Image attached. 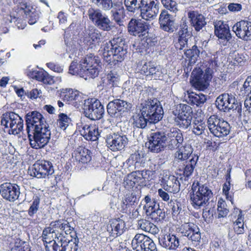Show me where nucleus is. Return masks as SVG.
<instances>
[{"instance_id":"1","label":"nucleus","mask_w":251,"mask_h":251,"mask_svg":"<svg viewBox=\"0 0 251 251\" xmlns=\"http://www.w3.org/2000/svg\"><path fill=\"white\" fill-rule=\"evenodd\" d=\"M125 39L121 37L114 38L103 45V58L111 65L122 62L127 54V46Z\"/></svg>"},{"instance_id":"2","label":"nucleus","mask_w":251,"mask_h":251,"mask_svg":"<svg viewBox=\"0 0 251 251\" xmlns=\"http://www.w3.org/2000/svg\"><path fill=\"white\" fill-rule=\"evenodd\" d=\"M32 148L38 149L44 148L50 139L51 132L48 124L27 131Z\"/></svg>"},{"instance_id":"3","label":"nucleus","mask_w":251,"mask_h":251,"mask_svg":"<svg viewBox=\"0 0 251 251\" xmlns=\"http://www.w3.org/2000/svg\"><path fill=\"white\" fill-rule=\"evenodd\" d=\"M208 63L209 66L205 69L204 74H203V72L200 68L194 70L192 73L193 76V85L200 90H203L207 88L209 81L212 77L213 70L218 66L215 56L210 60Z\"/></svg>"},{"instance_id":"4","label":"nucleus","mask_w":251,"mask_h":251,"mask_svg":"<svg viewBox=\"0 0 251 251\" xmlns=\"http://www.w3.org/2000/svg\"><path fill=\"white\" fill-rule=\"evenodd\" d=\"M144 114L147 115L150 123L155 124L163 118L164 111L162 107L156 99H148L141 103Z\"/></svg>"},{"instance_id":"5","label":"nucleus","mask_w":251,"mask_h":251,"mask_svg":"<svg viewBox=\"0 0 251 251\" xmlns=\"http://www.w3.org/2000/svg\"><path fill=\"white\" fill-rule=\"evenodd\" d=\"M192 190L191 200L195 208H200L206 204L213 195L211 190L206 184L198 182L196 185L193 184Z\"/></svg>"},{"instance_id":"6","label":"nucleus","mask_w":251,"mask_h":251,"mask_svg":"<svg viewBox=\"0 0 251 251\" xmlns=\"http://www.w3.org/2000/svg\"><path fill=\"white\" fill-rule=\"evenodd\" d=\"M215 104L221 111L228 112L232 110L236 115H241V103L231 94L224 93L219 96L215 101Z\"/></svg>"},{"instance_id":"7","label":"nucleus","mask_w":251,"mask_h":251,"mask_svg":"<svg viewBox=\"0 0 251 251\" xmlns=\"http://www.w3.org/2000/svg\"><path fill=\"white\" fill-rule=\"evenodd\" d=\"M83 109L85 116L93 121L101 119L104 114L103 105L95 98L85 100Z\"/></svg>"},{"instance_id":"8","label":"nucleus","mask_w":251,"mask_h":251,"mask_svg":"<svg viewBox=\"0 0 251 251\" xmlns=\"http://www.w3.org/2000/svg\"><path fill=\"white\" fill-rule=\"evenodd\" d=\"M207 126L210 132L215 136L222 137L228 135L230 131L229 124L217 115H211L207 120Z\"/></svg>"},{"instance_id":"9","label":"nucleus","mask_w":251,"mask_h":251,"mask_svg":"<svg viewBox=\"0 0 251 251\" xmlns=\"http://www.w3.org/2000/svg\"><path fill=\"white\" fill-rule=\"evenodd\" d=\"M167 132L163 131H156L151 133L149 141L146 146L151 152L158 153L163 151L167 147Z\"/></svg>"},{"instance_id":"10","label":"nucleus","mask_w":251,"mask_h":251,"mask_svg":"<svg viewBox=\"0 0 251 251\" xmlns=\"http://www.w3.org/2000/svg\"><path fill=\"white\" fill-rule=\"evenodd\" d=\"M81 61L86 69V71H87L89 78H94L98 76L100 69L99 65L100 61L98 56L90 53L82 59Z\"/></svg>"},{"instance_id":"11","label":"nucleus","mask_w":251,"mask_h":251,"mask_svg":"<svg viewBox=\"0 0 251 251\" xmlns=\"http://www.w3.org/2000/svg\"><path fill=\"white\" fill-rule=\"evenodd\" d=\"M106 143L109 149L117 151L124 149L128 143V139L126 135L113 133L107 135Z\"/></svg>"},{"instance_id":"12","label":"nucleus","mask_w":251,"mask_h":251,"mask_svg":"<svg viewBox=\"0 0 251 251\" xmlns=\"http://www.w3.org/2000/svg\"><path fill=\"white\" fill-rule=\"evenodd\" d=\"M53 173L54 169L51 163L48 161L41 160L37 161L33 165L30 175L40 178H45Z\"/></svg>"},{"instance_id":"13","label":"nucleus","mask_w":251,"mask_h":251,"mask_svg":"<svg viewBox=\"0 0 251 251\" xmlns=\"http://www.w3.org/2000/svg\"><path fill=\"white\" fill-rule=\"evenodd\" d=\"M0 194L4 200L14 202L20 194L19 186L16 184L3 183L0 185Z\"/></svg>"},{"instance_id":"14","label":"nucleus","mask_w":251,"mask_h":251,"mask_svg":"<svg viewBox=\"0 0 251 251\" xmlns=\"http://www.w3.org/2000/svg\"><path fill=\"white\" fill-rule=\"evenodd\" d=\"M141 7L139 9L140 16L147 21L154 19L159 12L158 3L153 0H145Z\"/></svg>"},{"instance_id":"15","label":"nucleus","mask_w":251,"mask_h":251,"mask_svg":"<svg viewBox=\"0 0 251 251\" xmlns=\"http://www.w3.org/2000/svg\"><path fill=\"white\" fill-rule=\"evenodd\" d=\"M149 24L141 19L132 18L127 26L128 32L133 36H145L148 33Z\"/></svg>"},{"instance_id":"16","label":"nucleus","mask_w":251,"mask_h":251,"mask_svg":"<svg viewBox=\"0 0 251 251\" xmlns=\"http://www.w3.org/2000/svg\"><path fill=\"white\" fill-rule=\"evenodd\" d=\"M167 146L171 150L179 148L184 140L181 131L176 128H172L167 132Z\"/></svg>"},{"instance_id":"17","label":"nucleus","mask_w":251,"mask_h":251,"mask_svg":"<svg viewBox=\"0 0 251 251\" xmlns=\"http://www.w3.org/2000/svg\"><path fill=\"white\" fill-rule=\"evenodd\" d=\"M160 28L166 32L173 33L176 29L175 18L166 10L161 11L159 18Z\"/></svg>"},{"instance_id":"18","label":"nucleus","mask_w":251,"mask_h":251,"mask_svg":"<svg viewBox=\"0 0 251 251\" xmlns=\"http://www.w3.org/2000/svg\"><path fill=\"white\" fill-rule=\"evenodd\" d=\"M151 172L149 170L136 171L128 174L124 180L125 185L133 187L135 184L141 185L145 179H148L147 176H149Z\"/></svg>"},{"instance_id":"19","label":"nucleus","mask_w":251,"mask_h":251,"mask_svg":"<svg viewBox=\"0 0 251 251\" xmlns=\"http://www.w3.org/2000/svg\"><path fill=\"white\" fill-rule=\"evenodd\" d=\"M26 131L34 128L36 126H41L48 125L45 118L39 112L34 111L29 112L25 115Z\"/></svg>"},{"instance_id":"20","label":"nucleus","mask_w":251,"mask_h":251,"mask_svg":"<svg viewBox=\"0 0 251 251\" xmlns=\"http://www.w3.org/2000/svg\"><path fill=\"white\" fill-rule=\"evenodd\" d=\"M179 231L193 242H200L201 236L200 229L193 223H185L180 226Z\"/></svg>"},{"instance_id":"21","label":"nucleus","mask_w":251,"mask_h":251,"mask_svg":"<svg viewBox=\"0 0 251 251\" xmlns=\"http://www.w3.org/2000/svg\"><path fill=\"white\" fill-rule=\"evenodd\" d=\"M233 30L238 37L246 41L251 40V22L241 21L234 25Z\"/></svg>"},{"instance_id":"22","label":"nucleus","mask_w":251,"mask_h":251,"mask_svg":"<svg viewBox=\"0 0 251 251\" xmlns=\"http://www.w3.org/2000/svg\"><path fill=\"white\" fill-rule=\"evenodd\" d=\"M16 12L19 14H24L28 19V23L33 25L36 23L39 18V13L34 8L26 3H21L17 6Z\"/></svg>"},{"instance_id":"23","label":"nucleus","mask_w":251,"mask_h":251,"mask_svg":"<svg viewBox=\"0 0 251 251\" xmlns=\"http://www.w3.org/2000/svg\"><path fill=\"white\" fill-rule=\"evenodd\" d=\"M62 95L63 100L71 104L76 108H79L84 102L83 97L77 90L70 89Z\"/></svg>"},{"instance_id":"24","label":"nucleus","mask_w":251,"mask_h":251,"mask_svg":"<svg viewBox=\"0 0 251 251\" xmlns=\"http://www.w3.org/2000/svg\"><path fill=\"white\" fill-rule=\"evenodd\" d=\"M160 245L169 250H177L182 247L180 239L174 234H165L159 238Z\"/></svg>"},{"instance_id":"25","label":"nucleus","mask_w":251,"mask_h":251,"mask_svg":"<svg viewBox=\"0 0 251 251\" xmlns=\"http://www.w3.org/2000/svg\"><path fill=\"white\" fill-rule=\"evenodd\" d=\"M11 120V129L9 130V134L17 135L23 129L24 121L22 118L17 114L13 112H9V114H6L5 120ZM6 124L7 121H4Z\"/></svg>"},{"instance_id":"26","label":"nucleus","mask_w":251,"mask_h":251,"mask_svg":"<svg viewBox=\"0 0 251 251\" xmlns=\"http://www.w3.org/2000/svg\"><path fill=\"white\" fill-rule=\"evenodd\" d=\"M107 227L110 235L114 237L122 235L126 229L125 222L119 218L109 220Z\"/></svg>"},{"instance_id":"27","label":"nucleus","mask_w":251,"mask_h":251,"mask_svg":"<svg viewBox=\"0 0 251 251\" xmlns=\"http://www.w3.org/2000/svg\"><path fill=\"white\" fill-rule=\"evenodd\" d=\"M199 156L197 154L194 153L192 158L183 163L182 165H180L178 170L180 172V175H183L185 177L184 180H186L189 178L192 175L194 168L199 160Z\"/></svg>"},{"instance_id":"28","label":"nucleus","mask_w":251,"mask_h":251,"mask_svg":"<svg viewBox=\"0 0 251 251\" xmlns=\"http://www.w3.org/2000/svg\"><path fill=\"white\" fill-rule=\"evenodd\" d=\"M161 185L166 191L170 193H176L180 190V183L177 178L173 175L163 176Z\"/></svg>"},{"instance_id":"29","label":"nucleus","mask_w":251,"mask_h":251,"mask_svg":"<svg viewBox=\"0 0 251 251\" xmlns=\"http://www.w3.org/2000/svg\"><path fill=\"white\" fill-rule=\"evenodd\" d=\"M215 34L219 39L228 41L231 38L229 26L223 21H216L214 23Z\"/></svg>"},{"instance_id":"30","label":"nucleus","mask_w":251,"mask_h":251,"mask_svg":"<svg viewBox=\"0 0 251 251\" xmlns=\"http://www.w3.org/2000/svg\"><path fill=\"white\" fill-rule=\"evenodd\" d=\"M84 41L89 45H99L102 40L101 33L93 26H89L86 30Z\"/></svg>"},{"instance_id":"31","label":"nucleus","mask_w":251,"mask_h":251,"mask_svg":"<svg viewBox=\"0 0 251 251\" xmlns=\"http://www.w3.org/2000/svg\"><path fill=\"white\" fill-rule=\"evenodd\" d=\"M81 132L87 140L97 141L100 136L98 128L95 126L86 125L83 126Z\"/></svg>"},{"instance_id":"32","label":"nucleus","mask_w":251,"mask_h":251,"mask_svg":"<svg viewBox=\"0 0 251 251\" xmlns=\"http://www.w3.org/2000/svg\"><path fill=\"white\" fill-rule=\"evenodd\" d=\"M189 18L191 19V25L197 31H199L206 24L205 18L201 14L195 12L189 13Z\"/></svg>"},{"instance_id":"33","label":"nucleus","mask_w":251,"mask_h":251,"mask_svg":"<svg viewBox=\"0 0 251 251\" xmlns=\"http://www.w3.org/2000/svg\"><path fill=\"white\" fill-rule=\"evenodd\" d=\"M86 69L84 68L82 63L80 61L79 63L73 61L69 67V73L73 75H77L81 77L84 78L87 80L89 78L88 74L86 71Z\"/></svg>"},{"instance_id":"34","label":"nucleus","mask_w":251,"mask_h":251,"mask_svg":"<svg viewBox=\"0 0 251 251\" xmlns=\"http://www.w3.org/2000/svg\"><path fill=\"white\" fill-rule=\"evenodd\" d=\"M75 160L82 164H87L92 159V153L88 149L79 147L75 152Z\"/></svg>"},{"instance_id":"35","label":"nucleus","mask_w":251,"mask_h":251,"mask_svg":"<svg viewBox=\"0 0 251 251\" xmlns=\"http://www.w3.org/2000/svg\"><path fill=\"white\" fill-rule=\"evenodd\" d=\"M193 149L190 145H185L179 147L178 150L175 153V157L181 161H185L191 158L194 153H192Z\"/></svg>"},{"instance_id":"36","label":"nucleus","mask_w":251,"mask_h":251,"mask_svg":"<svg viewBox=\"0 0 251 251\" xmlns=\"http://www.w3.org/2000/svg\"><path fill=\"white\" fill-rule=\"evenodd\" d=\"M133 124L137 128L144 129L146 128L147 124L149 122L147 115L144 114L143 109L141 106L140 111L133 116Z\"/></svg>"},{"instance_id":"37","label":"nucleus","mask_w":251,"mask_h":251,"mask_svg":"<svg viewBox=\"0 0 251 251\" xmlns=\"http://www.w3.org/2000/svg\"><path fill=\"white\" fill-rule=\"evenodd\" d=\"M138 226L143 230L153 235L157 234L159 231L156 226L146 219H142L138 220Z\"/></svg>"},{"instance_id":"38","label":"nucleus","mask_w":251,"mask_h":251,"mask_svg":"<svg viewBox=\"0 0 251 251\" xmlns=\"http://www.w3.org/2000/svg\"><path fill=\"white\" fill-rule=\"evenodd\" d=\"M206 101V96L202 93L197 94L194 92L188 93V102L192 105L201 107Z\"/></svg>"},{"instance_id":"39","label":"nucleus","mask_w":251,"mask_h":251,"mask_svg":"<svg viewBox=\"0 0 251 251\" xmlns=\"http://www.w3.org/2000/svg\"><path fill=\"white\" fill-rule=\"evenodd\" d=\"M95 25L99 29L105 31H109L114 27L113 23L110 21L108 16L104 14L96 22Z\"/></svg>"},{"instance_id":"40","label":"nucleus","mask_w":251,"mask_h":251,"mask_svg":"<svg viewBox=\"0 0 251 251\" xmlns=\"http://www.w3.org/2000/svg\"><path fill=\"white\" fill-rule=\"evenodd\" d=\"M148 236L143 234H136L131 242V246L136 251H143L144 244L148 240Z\"/></svg>"},{"instance_id":"41","label":"nucleus","mask_w":251,"mask_h":251,"mask_svg":"<svg viewBox=\"0 0 251 251\" xmlns=\"http://www.w3.org/2000/svg\"><path fill=\"white\" fill-rule=\"evenodd\" d=\"M203 50L202 48L201 49H198L196 45H194L192 49L187 50L184 54L187 58L189 60V62L191 64H194L196 63L199 56L200 53L202 52Z\"/></svg>"},{"instance_id":"42","label":"nucleus","mask_w":251,"mask_h":251,"mask_svg":"<svg viewBox=\"0 0 251 251\" xmlns=\"http://www.w3.org/2000/svg\"><path fill=\"white\" fill-rule=\"evenodd\" d=\"M145 0H124L126 7L129 12H135L139 10Z\"/></svg>"},{"instance_id":"43","label":"nucleus","mask_w":251,"mask_h":251,"mask_svg":"<svg viewBox=\"0 0 251 251\" xmlns=\"http://www.w3.org/2000/svg\"><path fill=\"white\" fill-rule=\"evenodd\" d=\"M140 198V192L137 190H133L131 193L126 194V201L131 207L134 208L138 204Z\"/></svg>"},{"instance_id":"44","label":"nucleus","mask_w":251,"mask_h":251,"mask_svg":"<svg viewBox=\"0 0 251 251\" xmlns=\"http://www.w3.org/2000/svg\"><path fill=\"white\" fill-rule=\"evenodd\" d=\"M178 115L177 117L193 118V110L192 108L186 104H179L177 106Z\"/></svg>"},{"instance_id":"45","label":"nucleus","mask_w":251,"mask_h":251,"mask_svg":"<svg viewBox=\"0 0 251 251\" xmlns=\"http://www.w3.org/2000/svg\"><path fill=\"white\" fill-rule=\"evenodd\" d=\"M107 111L108 114L113 118H118L122 117L121 113L118 109L117 103L115 100L110 101L107 105Z\"/></svg>"},{"instance_id":"46","label":"nucleus","mask_w":251,"mask_h":251,"mask_svg":"<svg viewBox=\"0 0 251 251\" xmlns=\"http://www.w3.org/2000/svg\"><path fill=\"white\" fill-rule=\"evenodd\" d=\"M127 161L130 164H134L135 169H139L141 167H143L145 163L143 157L141 156L138 152H135L131 154Z\"/></svg>"},{"instance_id":"47","label":"nucleus","mask_w":251,"mask_h":251,"mask_svg":"<svg viewBox=\"0 0 251 251\" xmlns=\"http://www.w3.org/2000/svg\"><path fill=\"white\" fill-rule=\"evenodd\" d=\"M45 241L46 251H64V244L63 242L58 243L53 241Z\"/></svg>"},{"instance_id":"48","label":"nucleus","mask_w":251,"mask_h":251,"mask_svg":"<svg viewBox=\"0 0 251 251\" xmlns=\"http://www.w3.org/2000/svg\"><path fill=\"white\" fill-rule=\"evenodd\" d=\"M144 201L145 203L144 206V210H145L147 215L154 209H156L155 208L158 207L159 205V204L156 203L153 199H151L149 195L145 197Z\"/></svg>"},{"instance_id":"49","label":"nucleus","mask_w":251,"mask_h":251,"mask_svg":"<svg viewBox=\"0 0 251 251\" xmlns=\"http://www.w3.org/2000/svg\"><path fill=\"white\" fill-rule=\"evenodd\" d=\"M19 19V18L18 17H16L15 16H14L12 18L11 15H6L3 17L1 24V25H0V33H7L9 30L7 26L8 25L13 22H17Z\"/></svg>"},{"instance_id":"50","label":"nucleus","mask_w":251,"mask_h":251,"mask_svg":"<svg viewBox=\"0 0 251 251\" xmlns=\"http://www.w3.org/2000/svg\"><path fill=\"white\" fill-rule=\"evenodd\" d=\"M103 14L101 10L98 8L90 7L87 11V15L89 20L91 21L94 25L100 18H101Z\"/></svg>"},{"instance_id":"51","label":"nucleus","mask_w":251,"mask_h":251,"mask_svg":"<svg viewBox=\"0 0 251 251\" xmlns=\"http://www.w3.org/2000/svg\"><path fill=\"white\" fill-rule=\"evenodd\" d=\"M75 237L74 238V240L72 239L68 241L63 242L64 244V251H77L78 249V243L79 242V239L77 237L76 233H75Z\"/></svg>"},{"instance_id":"52","label":"nucleus","mask_w":251,"mask_h":251,"mask_svg":"<svg viewBox=\"0 0 251 251\" xmlns=\"http://www.w3.org/2000/svg\"><path fill=\"white\" fill-rule=\"evenodd\" d=\"M117 103L118 109L121 113V116L125 113L129 111L132 107L131 103L121 99H115Z\"/></svg>"},{"instance_id":"53","label":"nucleus","mask_w":251,"mask_h":251,"mask_svg":"<svg viewBox=\"0 0 251 251\" xmlns=\"http://www.w3.org/2000/svg\"><path fill=\"white\" fill-rule=\"evenodd\" d=\"M156 209H154L148 213L147 215H150L152 219H154L156 221H161L165 218V213L163 210L159 208V205L155 208Z\"/></svg>"},{"instance_id":"54","label":"nucleus","mask_w":251,"mask_h":251,"mask_svg":"<svg viewBox=\"0 0 251 251\" xmlns=\"http://www.w3.org/2000/svg\"><path fill=\"white\" fill-rule=\"evenodd\" d=\"M193 118L177 117L175 121L177 125L182 129H187L191 125Z\"/></svg>"},{"instance_id":"55","label":"nucleus","mask_w":251,"mask_h":251,"mask_svg":"<svg viewBox=\"0 0 251 251\" xmlns=\"http://www.w3.org/2000/svg\"><path fill=\"white\" fill-rule=\"evenodd\" d=\"M71 122V119L66 114L61 113L59 115V119L57 120V124L60 128L65 130Z\"/></svg>"},{"instance_id":"56","label":"nucleus","mask_w":251,"mask_h":251,"mask_svg":"<svg viewBox=\"0 0 251 251\" xmlns=\"http://www.w3.org/2000/svg\"><path fill=\"white\" fill-rule=\"evenodd\" d=\"M64 220H59L52 221L50 223L49 227L51 229V232L52 233H57L59 236V230H62V228L64 229L65 225H63Z\"/></svg>"},{"instance_id":"57","label":"nucleus","mask_w":251,"mask_h":251,"mask_svg":"<svg viewBox=\"0 0 251 251\" xmlns=\"http://www.w3.org/2000/svg\"><path fill=\"white\" fill-rule=\"evenodd\" d=\"M206 125L202 121L195 120L193 123V132L197 135H201L205 129Z\"/></svg>"},{"instance_id":"58","label":"nucleus","mask_w":251,"mask_h":251,"mask_svg":"<svg viewBox=\"0 0 251 251\" xmlns=\"http://www.w3.org/2000/svg\"><path fill=\"white\" fill-rule=\"evenodd\" d=\"M40 202V199L38 196L33 197V201L28 210V214L30 217H32L37 212Z\"/></svg>"},{"instance_id":"59","label":"nucleus","mask_w":251,"mask_h":251,"mask_svg":"<svg viewBox=\"0 0 251 251\" xmlns=\"http://www.w3.org/2000/svg\"><path fill=\"white\" fill-rule=\"evenodd\" d=\"M92 2L104 10H108L113 7L112 0H92Z\"/></svg>"},{"instance_id":"60","label":"nucleus","mask_w":251,"mask_h":251,"mask_svg":"<svg viewBox=\"0 0 251 251\" xmlns=\"http://www.w3.org/2000/svg\"><path fill=\"white\" fill-rule=\"evenodd\" d=\"M227 205L225 201H219L218 203L217 210L218 212V218L226 217L228 212L229 210L226 208Z\"/></svg>"},{"instance_id":"61","label":"nucleus","mask_w":251,"mask_h":251,"mask_svg":"<svg viewBox=\"0 0 251 251\" xmlns=\"http://www.w3.org/2000/svg\"><path fill=\"white\" fill-rule=\"evenodd\" d=\"M163 6L171 12L176 13L178 11L177 4L174 0H161Z\"/></svg>"},{"instance_id":"62","label":"nucleus","mask_w":251,"mask_h":251,"mask_svg":"<svg viewBox=\"0 0 251 251\" xmlns=\"http://www.w3.org/2000/svg\"><path fill=\"white\" fill-rule=\"evenodd\" d=\"M149 75L151 76L155 79H161L163 77V73L159 66H156L154 64L150 70Z\"/></svg>"},{"instance_id":"63","label":"nucleus","mask_w":251,"mask_h":251,"mask_svg":"<svg viewBox=\"0 0 251 251\" xmlns=\"http://www.w3.org/2000/svg\"><path fill=\"white\" fill-rule=\"evenodd\" d=\"M143 251H157L156 245L149 237L144 244Z\"/></svg>"},{"instance_id":"64","label":"nucleus","mask_w":251,"mask_h":251,"mask_svg":"<svg viewBox=\"0 0 251 251\" xmlns=\"http://www.w3.org/2000/svg\"><path fill=\"white\" fill-rule=\"evenodd\" d=\"M190 37L191 36L178 35V43H176V47L179 50L187 47L188 40Z\"/></svg>"}]
</instances>
